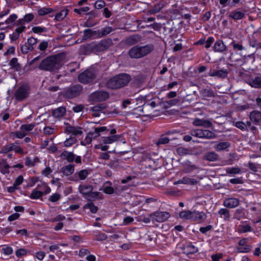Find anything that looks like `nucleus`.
<instances>
[{
  "instance_id": "1",
  "label": "nucleus",
  "mask_w": 261,
  "mask_h": 261,
  "mask_svg": "<svg viewBox=\"0 0 261 261\" xmlns=\"http://www.w3.org/2000/svg\"><path fill=\"white\" fill-rule=\"evenodd\" d=\"M64 56L62 54L50 56L43 60L38 68L42 70L55 71L60 69L64 64Z\"/></svg>"
},
{
  "instance_id": "2",
  "label": "nucleus",
  "mask_w": 261,
  "mask_h": 261,
  "mask_svg": "<svg viewBox=\"0 0 261 261\" xmlns=\"http://www.w3.org/2000/svg\"><path fill=\"white\" fill-rule=\"evenodd\" d=\"M113 45V41L110 38L102 39L98 42H93L84 45L82 47V52L85 55L91 53L105 51Z\"/></svg>"
},
{
  "instance_id": "3",
  "label": "nucleus",
  "mask_w": 261,
  "mask_h": 261,
  "mask_svg": "<svg viewBox=\"0 0 261 261\" xmlns=\"http://www.w3.org/2000/svg\"><path fill=\"white\" fill-rule=\"evenodd\" d=\"M152 44H147L144 46L135 45L128 51L129 57L132 59H140L151 53L154 50Z\"/></svg>"
},
{
  "instance_id": "4",
  "label": "nucleus",
  "mask_w": 261,
  "mask_h": 261,
  "mask_svg": "<svg viewBox=\"0 0 261 261\" xmlns=\"http://www.w3.org/2000/svg\"><path fill=\"white\" fill-rule=\"evenodd\" d=\"M129 81L130 76L128 74H120L110 79L107 83V86L112 89H119L127 85Z\"/></svg>"
},
{
  "instance_id": "5",
  "label": "nucleus",
  "mask_w": 261,
  "mask_h": 261,
  "mask_svg": "<svg viewBox=\"0 0 261 261\" xmlns=\"http://www.w3.org/2000/svg\"><path fill=\"white\" fill-rule=\"evenodd\" d=\"M96 71L93 68L87 69L78 76L79 81L84 84L92 83L96 79Z\"/></svg>"
},
{
  "instance_id": "6",
  "label": "nucleus",
  "mask_w": 261,
  "mask_h": 261,
  "mask_svg": "<svg viewBox=\"0 0 261 261\" xmlns=\"http://www.w3.org/2000/svg\"><path fill=\"white\" fill-rule=\"evenodd\" d=\"M152 222H163L170 217V214L167 212L156 211L149 215Z\"/></svg>"
},
{
  "instance_id": "7",
  "label": "nucleus",
  "mask_w": 261,
  "mask_h": 261,
  "mask_svg": "<svg viewBox=\"0 0 261 261\" xmlns=\"http://www.w3.org/2000/svg\"><path fill=\"white\" fill-rule=\"evenodd\" d=\"M92 170L90 169H83L76 172L73 176L70 178V180L74 182H78L79 180H84L91 174Z\"/></svg>"
},
{
  "instance_id": "8",
  "label": "nucleus",
  "mask_w": 261,
  "mask_h": 261,
  "mask_svg": "<svg viewBox=\"0 0 261 261\" xmlns=\"http://www.w3.org/2000/svg\"><path fill=\"white\" fill-rule=\"evenodd\" d=\"M82 90V87L81 85H74L66 89L64 96L67 98H73L79 95Z\"/></svg>"
},
{
  "instance_id": "9",
  "label": "nucleus",
  "mask_w": 261,
  "mask_h": 261,
  "mask_svg": "<svg viewBox=\"0 0 261 261\" xmlns=\"http://www.w3.org/2000/svg\"><path fill=\"white\" fill-rule=\"evenodd\" d=\"M109 97V94L107 92L99 91L92 93L90 96V98L93 102H99L106 100Z\"/></svg>"
},
{
  "instance_id": "10",
  "label": "nucleus",
  "mask_w": 261,
  "mask_h": 261,
  "mask_svg": "<svg viewBox=\"0 0 261 261\" xmlns=\"http://www.w3.org/2000/svg\"><path fill=\"white\" fill-rule=\"evenodd\" d=\"M13 150L17 153L24 154L23 149L19 145H15V144L13 143H10L3 146L1 152L2 153H7Z\"/></svg>"
},
{
  "instance_id": "11",
  "label": "nucleus",
  "mask_w": 261,
  "mask_h": 261,
  "mask_svg": "<svg viewBox=\"0 0 261 261\" xmlns=\"http://www.w3.org/2000/svg\"><path fill=\"white\" fill-rule=\"evenodd\" d=\"M29 90L26 86H21L15 91L14 96L16 100L21 101L26 98L29 95Z\"/></svg>"
},
{
  "instance_id": "12",
  "label": "nucleus",
  "mask_w": 261,
  "mask_h": 261,
  "mask_svg": "<svg viewBox=\"0 0 261 261\" xmlns=\"http://www.w3.org/2000/svg\"><path fill=\"white\" fill-rule=\"evenodd\" d=\"M248 239L243 238L239 242V246L237 247V251L239 253H247L252 250V246L248 244Z\"/></svg>"
},
{
  "instance_id": "13",
  "label": "nucleus",
  "mask_w": 261,
  "mask_h": 261,
  "mask_svg": "<svg viewBox=\"0 0 261 261\" xmlns=\"http://www.w3.org/2000/svg\"><path fill=\"white\" fill-rule=\"evenodd\" d=\"M240 204L239 199L233 197H228L223 200V205L227 208H233L237 207Z\"/></svg>"
},
{
  "instance_id": "14",
  "label": "nucleus",
  "mask_w": 261,
  "mask_h": 261,
  "mask_svg": "<svg viewBox=\"0 0 261 261\" xmlns=\"http://www.w3.org/2000/svg\"><path fill=\"white\" fill-rule=\"evenodd\" d=\"M83 37L85 40L98 39L99 38L98 31L92 29H86L84 31Z\"/></svg>"
},
{
  "instance_id": "15",
  "label": "nucleus",
  "mask_w": 261,
  "mask_h": 261,
  "mask_svg": "<svg viewBox=\"0 0 261 261\" xmlns=\"http://www.w3.org/2000/svg\"><path fill=\"white\" fill-rule=\"evenodd\" d=\"M192 124L195 126H203L205 127H210L212 125V123L210 120L199 118L194 119Z\"/></svg>"
},
{
  "instance_id": "16",
  "label": "nucleus",
  "mask_w": 261,
  "mask_h": 261,
  "mask_svg": "<svg viewBox=\"0 0 261 261\" xmlns=\"http://www.w3.org/2000/svg\"><path fill=\"white\" fill-rule=\"evenodd\" d=\"M105 108L106 106L105 104L101 103L91 107L90 111L92 112L91 115L93 117H97L100 116V113H101L102 110Z\"/></svg>"
},
{
  "instance_id": "17",
  "label": "nucleus",
  "mask_w": 261,
  "mask_h": 261,
  "mask_svg": "<svg viewBox=\"0 0 261 261\" xmlns=\"http://www.w3.org/2000/svg\"><path fill=\"white\" fill-rule=\"evenodd\" d=\"M183 253L186 255L194 254L198 251V249L197 247L192 244H189L184 246L182 248Z\"/></svg>"
},
{
  "instance_id": "18",
  "label": "nucleus",
  "mask_w": 261,
  "mask_h": 261,
  "mask_svg": "<svg viewBox=\"0 0 261 261\" xmlns=\"http://www.w3.org/2000/svg\"><path fill=\"white\" fill-rule=\"evenodd\" d=\"M213 48L215 52L222 53L226 50L227 47L221 40H218L215 43Z\"/></svg>"
},
{
  "instance_id": "19",
  "label": "nucleus",
  "mask_w": 261,
  "mask_h": 261,
  "mask_svg": "<svg viewBox=\"0 0 261 261\" xmlns=\"http://www.w3.org/2000/svg\"><path fill=\"white\" fill-rule=\"evenodd\" d=\"M192 221L200 223L204 221L206 219V215L203 212L193 211Z\"/></svg>"
},
{
  "instance_id": "20",
  "label": "nucleus",
  "mask_w": 261,
  "mask_h": 261,
  "mask_svg": "<svg viewBox=\"0 0 261 261\" xmlns=\"http://www.w3.org/2000/svg\"><path fill=\"white\" fill-rule=\"evenodd\" d=\"M79 192L83 195H89L93 190V187L90 185H81L79 187Z\"/></svg>"
},
{
  "instance_id": "21",
  "label": "nucleus",
  "mask_w": 261,
  "mask_h": 261,
  "mask_svg": "<svg viewBox=\"0 0 261 261\" xmlns=\"http://www.w3.org/2000/svg\"><path fill=\"white\" fill-rule=\"evenodd\" d=\"M120 138V136L119 135H112L109 137H101L100 141L105 144H111L118 141Z\"/></svg>"
},
{
  "instance_id": "22",
  "label": "nucleus",
  "mask_w": 261,
  "mask_h": 261,
  "mask_svg": "<svg viewBox=\"0 0 261 261\" xmlns=\"http://www.w3.org/2000/svg\"><path fill=\"white\" fill-rule=\"evenodd\" d=\"M74 171V164H69L64 166L61 169V172L65 176H69L71 175Z\"/></svg>"
},
{
  "instance_id": "23",
  "label": "nucleus",
  "mask_w": 261,
  "mask_h": 261,
  "mask_svg": "<svg viewBox=\"0 0 261 261\" xmlns=\"http://www.w3.org/2000/svg\"><path fill=\"white\" fill-rule=\"evenodd\" d=\"M10 166L6 160L0 159V171L2 173L4 174H9L10 173Z\"/></svg>"
},
{
  "instance_id": "24",
  "label": "nucleus",
  "mask_w": 261,
  "mask_h": 261,
  "mask_svg": "<svg viewBox=\"0 0 261 261\" xmlns=\"http://www.w3.org/2000/svg\"><path fill=\"white\" fill-rule=\"evenodd\" d=\"M66 130L73 135H81L83 134L82 128L79 126H68L66 127Z\"/></svg>"
},
{
  "instance_id": "25",
  "label": "nucleus",
  "mask_w": 261,
  "mask_h": 261,
  "mask_svg": "<svg viewBox=\"0 0 261 261\" xmlns=\"http://www.w3.org/2000/svg\"><path fill=\"white\" fill-rule=\"evenodd\" d=\"M250 120L256 124H258L261 121V113L254 111L250 114Z\"/></svg>"
},
{
  "instance_id": "26",
  "label": "nucleus",
  "mask_w": 261,
  "mask_h": 261,
  "mask_svg": "<svg viewBox=\"0 0 261 261\" xmlns=\"http://www.w3.org/2000/svg\"><path fill=\"white\" fill-rule=\"evenodd\" d=\"M198 169V167L196 165L193 164L191 162L187 161L184 165L183 171L186 173H189Z\"/></svg>"
},
{
  "instance_id": "27",
  "label": "nucleus",
  "mask_w": 261,
  "mask_h": 261,
  "mask_svg": "<svg viewBox=\"0 0 261 261\" xmlns=\"http://www.w3.org/2000/svg\"><path fill=\"white\" fill-rule=\"evenodd\" d=\"M199 93L203 99L214 97L215 96V94L214 91L209 89H202L199 91Z\"/></svg>"
},
{
  "instance_id": "28",
  "label": "nucleus",
  "mask_w": 261,
  "mask_h": 261,
  "mask_svg": "<svg viewBox=\"0 0 261 261\" xmlns=\"http://www.w3.org/2000/svg\"><path fill=\"white\" fill-rule=\"evenodd\" d=\"M203 159L208 161L214 162L219 160V155L215 152H208L204 154Z\"/></svg>"
},
{
  "instance_id": "29",
  "label": "nucleus",
  "mask_w": 261,
  "mask_h": 261,
  "mask_svg": "<svg viewBox=\"0 0 261 261\" xmlns=\"http://www.w3.org/2000/svg\"><path fill=\"white\" fill-rule=\"evenodd\" d=\"M228 17L234 20H238L243 19L245 17V14L241 11L235 10L230 12Z\"/></svg>"
},
{
  "instance_id": "30",
  "label": "nucleus",
  "mask_w": 261,
  "mask_h": 261,
  "mask_svg": "<svg viewBox=\"0 0 261 261\" xmlns=\"http://www.w3.org/2000/svg\"><path fill=\"white\" fill-rule=\"evenodd\" d=\"M60 156L67 160L68 162H72L75 159V154L72 152H69L66 150L63 151Z\"/></svg>"
},
{
  "instance_id": "31",
  "label": "nucleus",
  "mask_w": 261,
  "mask_h": 261,
  "mask_svg": "<svg viewBox=\"0 0 261 261\" xmlns=\"http://www.w3.org/2000/svg\"><path fill=\"white\" fill-rule=\"evenodd\" d=\"M141 40V37L138 35H132L126 39V42L128 45H134L139 42Z\"/></svg>"
},
{
  "instance_id": "32",
  "label": "nucleus",
  "mask_w": 261,
  "mask_h": 261,
  "mask_svg": "<svg viewBox=\"0 0 261 261\" xmlns=\"http://www.w3.org/2000/svg\"><path fill=\"white\" fill-rule=\"evenodd\" d=\"M164 7V4L162 2L154 5L148 11V13L149 14H154L159 12Z\"/></svg>"
},
{
  "instance_id": "33",
  "label": "nucleus",
  "mask_w": 261,
  "mask_h": 261,
  "mask_svg": "<svg viewBox=\"0 0 261 261\" xmlns=\"http://www.w3.org/2000/svg\"><path fill=\"white\" fill-rule=\"evenodd\" d=\"M113 31L111 27H107L102 28L101 30H98V37L99 38H102L109 34Z\"/></svg>"
},
{
  "instance_id": "34",
  "label": "nucleus",
  "mask_w": 261,
  "mask_h": 261,
  "mask_svg": "<svg viewBox=\"0 0 261 261\" xmlns=\"http://www.w3.org/2000/svg\"><path fill=\"white\" fill-rule=\"evenodd\" d=\"M107 165L110 167L111 169L117 170L121 168V165L120 162L118 159L114 158L111 159Z\"/></svg>"
},
{
  "instance_id": "35",
  "label": "nucleus",
  "mask_w": 261,
  "mask_h": 261,
  "mask_svg": "<svg viewBox=\"0 0 261 261\" xmlns=\"http://www.w3.org/2000/svg\"><path fill=\"white\" fill-rule=\"evenodd\" d=\"M198 182L197 180L194 178H191L188 177H184L177 181V183L188 184L190 185H195Z\"/></svg>"
},
{
  "instance_id": "36",
  "label": "nucleus",
  "mask_w": 261,
  "mask_h": 261,
  "mask_svg": "<svg viewBox=\"0 0 261 261\" xmlns=\"http://www.w3.org/2000/svg\"><path fill=\"white\" fill-rule=\"evenodd\" d=\"M66 113V109L64 107H59L53 111V115L55 118H60L63 116Z\"/></svg>"
},
{
  "instance_id": "37",
  "label": "nucleus",
  "mask_w": 261,
  "mask_h": 261,
  "mask_svg": "<svg viewBox=\"0 0 261 261\" xmlns=\"http://www.w3.org/2000/svg\"><path fill=\"white\" fill-rule=\"evenodd\" d=\"M230 146V143L228 142H221L215 146L214 148L218 151L224 150Z\"/></svg>"
},
{
  "instance_id": "38",
  "label": "nucleus",
  "mask_w": 261,
  "mask_h": 261,
  "mask_svg": "<svg viewBox=\"0 0 261 261\" xmlns=\"http://www.w3.org/2000/svg\"><path fill=\"white\" fill-rule=\"evenodd\" d=\"M218 214L221 218L224 219L225 221H227L229 219V211L225 208H221L218 211Z\"/></svg>"
},
{
  "instance_id": "39",
  "label": "nucleus",
  "mask_w": 261,
  "mask_h": 261,
  "mask_svg": "<svg viewBox=\"0 0 261 261\" xmlns=\"http://www.w3.org/2000/svg\"><path fill=\"white\" fill-rule=\"evenodd\" d=\"M193 212L190 211H184L180 212L179 217L181 219H189L192 220Z\"/></svg>"
},
{
  "instance_id": "40",
  "label": "nucleus",
  "mask_w": 261,
  "mask_h": 261,
  "mask_svg": "<svg viewBox=\"0 0 261 261\" xmlns=\"http://www.w3.org/2000/svg\"><path fill=\"white\" fill-rule=\"evenodd\" d=\"M88 197L89 200L100 199L102 198V194L98 192H91L88 196Z\"/></svg>"
},
{
  "instance_id": "41",
  "label": "nucleus",
  "mask_w": 261,
  "mask_h": 261,
  "mask_svg": "<svg viewBox=\"0 0 261 261\" xmlns=\"http://www.w3.org/2000/svg\"><path fill=\"white\" fill-rule=\"evenodd\" d=\"M216 137L215 134L208 129H203V139H211Z\"/></svg>"
},
{
  "instance_id": "42",
  "label": "nucleus",
  "mask_w": 261,
  "mask_h": 261,
  "mask_svg": "<svg viewBox=\"0 0 261 261\" xmlns=\"http://www.w3.org/2000/svg\"><path fill=\"white\" fill-rule=\"evenodd\" d=\"M9 65L12 68H14L17 71L19 70L21 68L20 64L18 63L16 58L12 59L10 61Z\"/></svg>"
},
{
  "instance_id": "43",
  "label": "nucleus",
  "mask_w": 261,
  "mask_h": 261,
  "mask_svg": "<svg viewBox=\"0 0 261 261\" xmlns=\"http://www.w3.org/2000/svg\"><path fill=\"white\" fill-rule=\"evenodd\" d=\"M37 189L39 190L38 191H41L43 192V194H48L50 192V188L45 183L38 185L37 187Z\"/></svg>"
},
{
  "instance_id": "44",
  "label": "nucleus",
  "mask_w": 261,
  "mask_h": 261,
  "mask_svg": "<svg viewBox=\"0 0 261 261\" xmlns=\"http://www.w3.org/2000/svg\"><path fill=\"white\" fill-rule=\"evenodd\" d=\"M36 123H33L31 124H23L20 126V130L25 132H30L36 126Z\"/></svg>"
},
{
  "instance_id": "45",
  "label": "nucleus",
  "mask_w": 261,
  "mask_h": 261,
  "mask_svg": "<svg viewBox=\"0 0 261 261\" xmlns=\"http://www.w3.org/2000/svg\"><path fill=\"white\" fill-rule=\"evenodd\" d=\"M190 134L194 137L203 139V129H195L190 131Z\"/></svg>"
},
{
  "instance_id": "46",
  "label": "nucleus",
  "mask_w": 261,
  "mask_h": 261,
  "mask_svg": "<svg viewBox=\"0 0 261 261\" xmlns=\"http://www.w3.org/2000/svg\"><path fill=\"white\" fill-rule=\"evenodd\" d=\"M68 10H63L58 13L55 16V19L58 21H61L63 20L67 15Z\"/></svg>"
},
{
  "instance_id": "47",
  "label": "nucleus",
  "mask_w": 261,
  "mask_h": 261,
  "mask_svg": "<svg viewBox=\"0 0 261 261\" xmlns=\"http://www.w3.org/2000/svg\"><path fill=\"white\" fill-rule=\"evenodd\" d=\"M226 172L227 174H239L241 173V169L238 167H229L226 169Z\"/></svg>"
},
{
  "instance_id": "48",
  "label": "nucleus",
  "mask_w": 261,
  "mask_h": 261,
  "mask_svg": "<svg viewBox=\"0 0 261 261\" xmlns=\"http://www.w3.org/2000/svg\"><path fill=\"white\" fill-rule=\"evenodd\" d=\"M43 195V192L41 191L33 190L30 196V198L34 199H37L42 197Z\"/></svg>"
},
{
  "instance_id": "49",
  "label": "nucleus",
  "mask_w": 261,
  "mask_h": 261,
  "mask_svg": "<svg viewBox=\"0 0 261 261\" xmlns=\"http://www.w3.org/2000/svg\"><path fill=\"white\" fill-rule=\"evenodd\" d=\"M84 208L89 209L90 212L94 214L96 213L98 211V207L92 202H89L85 204Z\"/></svg>"
},
{
  "instance_id": "50",
  "label": "nucleus",
  "mask_w": 261,
  "mask_h": 261,
  "mask_svg": "<svg viewBox=\"0 0 261 261\" xmlns=\"http://www.w3.org/2000/svg\"><path fill=\"white\" fill-rule=\"evenodd\" d=\"M169 138L165 135H162L156 142L155 144L157 145H159L160 144H166L169 143Z\"/></svg>"
},
{
  "instance_id": "51",
  "label": "nucleus",
  "mask_w": 261,
  "mask_h": 261,
  "mask_svg": "<svg viewBox=\"0 0 261 261\" xmlns=\"http://www.w3.org/2000/svg\"><path fill=\"white\" fill-rule=\"evenodd\" d=\"M105 131H108L107 127L106 126H101L95 128L94 131L92 133L94 134L95 137H97L100 136V133Z\"/></svg>"
},
{
  "instance_id": "52",
  "label": "nucleus",
  "mask_w": 261,
  "mask_h": 261,
  "mask_svg": "<svg viewBox=\"0 0 261 261\" xmlns=\"http://www.w3.org/2000/svg\"><path fill=\"white\" fill-rule=\"evenodd\" d=\"M238 231L241 233L250 232L251 231V227L248 224L240 225L238 228Z\"/></svg>"
},
{
  "instance_id": "53",
  "label": "nucleus",
  "mask_w": 261,
  "mask_h": 261,
  "mask_svg": "<svg viewBox=\"0 0 261 261\" xmlns=\"http://www.w3.org/2000/svg\"><path fill=\"white\" fill-rule=\"evenodd\" d=\"M95 138L94 134L92 132H90L87 136L85 138L83 143H84L85 145L90 144L91 143L92 139Z\"/></svg>"
},
{
  "instance_id": "54",
  "label": "nucleus",
  "mask_w": 261,
  "mask_h": 261,
  "mask_svg": "<svg viewBox=\"0 0 261 261\" xmlns=\"http://www.w3.org/2000/svg\"><path fill=\"white\" fill-rule=\"evenodd\" d=\"M52 12V9L50 8L43 7L38 10V14L40 16H43L46 14H49Z\"/></svg>"
},
{
  "instance_id": "55",
  "label": "nucleus",
  "mask_w": 261,
  "mask_h": 261,
  "mask_svg": "<svg viewBox=\"0 0 261 261\" xmlns=\"http://www.w3.org/2000/svg\"><path fill=\"white\" fill-rule=\"evenodd\" d=\"M251 85L255 88H261V77H255L252 80Z\"/></svg>"
},
{
  "instance_id": "56",
  "label": "nucleus",
  "mask_w": 261,
  "mask_h": 261,
  "mask_svg": "<svg viewBox=\"0 0 261 261\" xmlns=\"http://www.w3.org/2000/svg\"><path fill=\"white\" fill-rule=\"evenodd\" d=\"M245 216L244 211L241 209H237L234 213V218L237 220H240Z\"/></svg>"
},
{
  "instance_id": "57",
  "label": "nucleus",
  "mask_w": 261,
  "mask_h": 261,
  "mask_svg": "<svg viewBox=\"0 0 261 261\" xmlns=\"http://www.w3.org/2000/svg\"><path fill=\"white\" fill-rule=\"evenodd\" d=\"M33 49V46H29V45L27 44H23L21 46V52L24 54H27L30 51L32 50Z\"/></svg>"
},
{
  "instance_id": "58",
  "label": "nucleus",
  "mask_w": 261,
  "mask_h": 261,
  "mask_svg": "<svg viewBox=\"0 0 261 261\" xmlns=\"http://www.w3.org/2000/svg\"><path fill=\"white\" fill-rule=\"evenodd\" d=\"M165 103L168 105L169 107H171L173 106H177L179 105L180 103V101L179 99H173L172 100H168L165 102Z\"/></svg>"
},
{
  "instance_id": "59",
  "label": "nucleus",
  "mask_w": 261,
  "mask_h": 261,
  "mask_svg": "<svg viewBox=\"0 0 261 261\" xmlns=\"http://www.w3.org/2000/svg\"><path fill=\"white\" fill-rule=\"evenodd\" d=\"M1 251L5 255H9L13 253L12 248L8 246H5L1 250Z\"/></svg>"
},
{
  "instance_id": "60",
  "label": "nucleus",
  "mask_w": 261,
  "mask_h": 261,
  "mask_svg": "<svg viewBox=\"0 0 261 261\" xmlns=\"http://www.w3.org/2000/svg\"><path fill=\"white\" fill-rule=\"evenodd\" d=\"M61 196L60 194L56 193L50 196L48 200L52 202H55L59 200L61 198Z\"/></svg>"
},
{
  "instance_id": "61",
  "label": "nucleus",
  "mask_w": 261,
  "mask_h": 261,
  "mask_svg": "<svg viewBox=\"0 0 261 261\" xmlns=\"http://www.w3.org/2000/svg\"><path fill=\"white\" fill-rule=\"evenodd\" d=\"M48 43L47 41H43L38 45V49L41 51H44L48 47Z\"/></svg>"
},
{
  "instance_id": "62",
  "label": "nucleus",
  "mask_w": 261,
  "mask_h": 261,
  "mask_svg": "<svg viewBox=\"0 0 261 261\" xmlns=\"http://www.w3.org/2000/svg\"><path fill=\"white\" fill-rule=\"evenodd\" d=\"M28 251L27 249H23V248H21V249H18L17 250H16V255L17 257H21V256L26 255L28 253Z\"/></svg>"
},
{
  "instance_id": "63",
  "label": "nucleus",
  "mask_w": 261,
  "mask_h": 261,
  "mask_svg": "<svg viewBox=\"0 0 261 261\" xmlns=\"http://www.w3.org/2000/svg\"><path fill=\"white\" fill-rule=\"evenodd\" d=\"M55 129L50 126H46L43 128V133L45 135H49L54 133Z\"/></svg>"
},
{
  "instance_id": "64",
  "label": "nucleus",
  "mask_w": 261,
  "mask_h": 261,
  "mask_svg": "<svg viewBox=\"0 0 261 261\" xmlns=\"http://www.w3.org/2000/svg\"><path fill=\"white\" fill-rule=\"evenodd\" d=\"M75 141L76 139L74 138H70L64 142V145L66 147L71 146L75 143Z\"/></svg>"
}]
</instances>
